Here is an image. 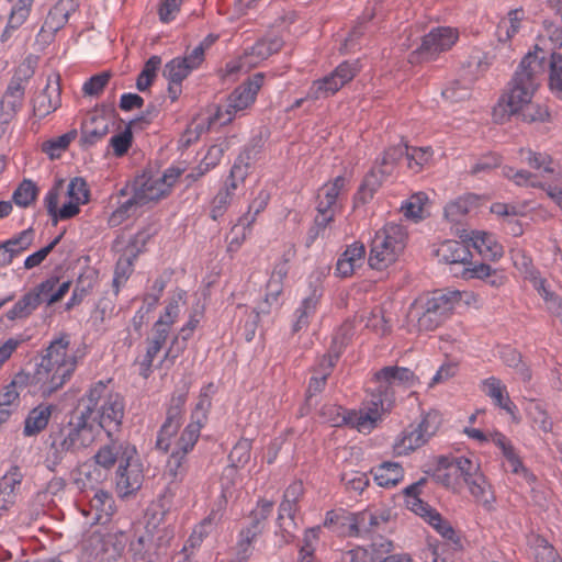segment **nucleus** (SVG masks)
Wrapping results in <instances>:
<instances>
[{
  "instance_id": "obj_1",
  "label": "nucleus",
  "mask_w": 562,
  "mask_h": 562,
  "mask_svg": "<svg viewBox=\"0 0 562 562\" xmlns=\"http://www.w3.org/2000/svg\"><path fill=\"white\" fill-rule=\"evenodd\" d=\"M70 336L61 334L46 348L33 374L16 373L0 395L2 407L12 408L16 404L20 391L26 386L32 392L49 396L72 376L77 368V357L69 350Z\"/></svg>"
},
{
  "instance_id": "obj_2",
  "label": "nucleus",
  "mask_w": 562,
  "mask_h": 562,
  "mask_svg": "<svg viewBox=\"0 0 562 562\" xmlns=\"http://www.w3.org/2000/svg\"><path fill=\"white\" fill-rule=\"evenodd\" d=\"M544 58L537 53H528L520 61L508 90L499 98L493 116L497 122H505L532 100L539 86V77L544 71Z\"/></svg>"
},
{
  "instance_id": "obj_3",
  "label": "nucleus",
  "mask_w": 562,
  "mask_h": 562,
  "mask_svg": "<svg viewBox=\"0 0 562 562\" xmlns=\"http://www.w3.org/2000/svg\"><path fill=\"white\" fill-rule=\"evenodd\" d=\"M78 413L85 415L111 437L122 424L124 401L113 391L111 380L98 381L92 383L80 398Z\"/></svg>"
},
{
  "instance_id": "obj_4",
  "label": "nucleus",
  "mask_w": 562,
  "mask_h": 562,
  "mask_svg": "<svg viewBox=\"0 0 562 562\" xmlns=\"http://www.w3.org/2000/svg\"><path fill=\"white\" fill-rule=\"evenodd\" d=\"M90 201V189L81 177H75L68 182L60 179L46 192L43 203L52 223L76 217L81 206Z\"/></svg>"
},
{
  "instance_id": "obj_5",
  "label": "nucleus",
  "mask_w": 562,
  "mask_h": 562,
  "mask_svg": "<svg viewBox=\"0 0 562 562\" xmlns=\"http://www.w3.org/2000/svg\"><path fill=\"white\" fill-rule=\"evenodd\" d=\"M456 295L447 296L443 290L425 293L416 297L406 314V326L411 333H429L439 328L453 314Z\"/></svg>"
},
{
  "instance_id": "obj_6",
  "label": "nucleus",
  "mask_w": 562,
  "mask_h": 562,
  "mask_svg": "<svg viewBox=\"0 0 562 562\" xmlns=\"http://www.w3.org/2000/svg\"><path fill=\"white\" fill-rule=\"evenodd\" d=\"M100 432L98 426L85 415L76 413L67 425L52 435L50 449L54 453V464L59 463L66 453L77 452L91 446Z\"/></svg>"
},
{
  "instance_id": "obj_7",
  "label": "nucleus",
  "mask_w": 562,
  "mask_h": 562,
  "mask_svg": "<svg viewBox=\"0 0 562 562\" xmlns=\"http://www.w3.org/2000/svg\"><path fill=\"white\" fill-rule=\"evenodd\" d=\"M406 239L407 232L403 225L386 223L372 239L369 255L370 267L383 270L394 263L403 252Z\"/></svg>"
},
{
  "instance_id": "obj_8",
  "label": "nucleus",
  "mask_w": 562,
  "mask_h": 562,
  "mask_svg": "<svg viewBox=\"0 0 562 562\" xmlns=\"http://www.w3.org/2000/svg\"><path fill=\"white\" fill-rule=\"evenodd\" d=\"M394 407L392 393L371 394L359 409H348L347 426L360 434H371Z\"/></svg>"
},
{
  "instance_id": "obj_9",
  "label": "nucleus",
  "mask_w": 562,
  "mask_h": 562,
  "mask_svg": "<svg viewBox=\"0 0 562 562\" xmlns=\"http://www.w3.org/2000/svg\"><path fill=\"white\" fill-rule=\"evenodd\" d=\"M348 180L338 176L322 186L317 195L316 228L310 231L307 247L317 238L319 231L325 229L334 220L341 196L347 192Z\"/></svg>"
},
{
  "instance_id": "obj_10",
  "label": "nucleus",
  "mask_w": 562,
  "mask_h": 562,
  "mask_svg": "<svg viewBox=\"0 0 562 562\" xmlns=\"http://www.w3.org/2000/svg\"><path fill=\"white\" fill-rule=\"evenodd\" d=\"M404 153L405 147L402 144L387 147L382 156L375 160V165L370 172L364 177L356 199L362 203L370 201L382 183L394 173Z\"/></svg>"
},
{
  "instance_id": "obj_11",
  "label": "nucleus",
  "mask_w": 562,
  "mask_h": 562,
  "mask_svg": "<svg viewBox=\"0 0 562 562\" xmlns=\"http://www.w3.org/2000/svg\"><path fill=\"white\" fill-rule=\"evenodd\" d=\"M33 74L29 65L22 64L15 69L0 100V134L4 133L23 108L25 89Z\"/></svg>"
},
{
  "instance_id": "obj_12",
  "label": "nucleus",
  "mask_w": 562,
  "mask_h": 562,
  "mask_svg": "<svg viewBox=\"0 0 562 562\" xmlns=\"http://www.w3.org/2000/svg\"><path fill=\"white\" fill-rule=\"evenodd\" d=\"M425 483L426 480L420 479L419 481L406 486L403 490L405 506L415 515L422 517L442 538L447 540H453L456 537V531L450 522L445 519L438 510L432 508L429 504L419 497Z\"/></svg>"
},
{
  "instance_id": "obj_13",
  "label": "nucleus",
  "mask_w": 562,
  "mask_h": 562,
  "mask_svg": "<svg viewBox=\"0 0 562 562\" xmlns=\"http://www.w3.org/2000/svg\"><path fill=\"white\" fill-rule=\"evenodd\" d=\"M459 30L451 26H437L423 36L420 45L408 56L411 64L436 60L440 54L450 50L459 41Z\"/></svg>"
},
{
  "instance_id": "obj_14",
  "label": "nucleus",
  "mask_w": 562,
  "mask_h": 562,
  "mask_svg": "<svg viewBox=\"0 0 562 562\" xmlns=\"http://www.w3.org/2000/svg\"><path fill=\"white\" fill-rule=\"evenodd\" d=\"M263 80L265 75L257 72L237 87L227 98L226 104L217 109L215 121L222 125L228 124L237 114L248 109L255 102Z\"/></svg>"
},
{
  "instance_id": "obj_15",
  "label": "nucleus",
  "mask_w": 562,
  "mask_h": 562,
  "mask_svg": "<svg viewBox=\"0 0 562 562\" xmlns=\"http://www.w3.org/2000/svg\"><path fill=\"white\" fill-rule=\"evenodd\" d=\"M304 494L303 483L292 482L284 491L280 503L276 536L280 537L281 544H288L294 540L293 530L296 528L295 515L299 512V503Z\"/></svg>"
},
{
  "instance_id": "obj_16",
  "label": "nucleus",
  "mask_w": 562,
  "mask_h": 562,
  "mask_svg": "<svg viewBox=\"0 0 562 562\" xmlns=\"http://www.w3.org/2000/svg\"><path fill=\"white\" fill-rule=\"evenodd\" d=\"M144 481L143 464L133 445H125L121 451V463L116 471V491L126 497L137 492Z\"/></svg>"
},
{
  "instance_id": "obj_17",
  "label": "nucleus",
  "mask_w": 562,
  "mask_h": 562,
  "mask_svg": "<svg viewBox=\"0 0 562 562\" xmlns=\"http://www.w3.org/2000/svg\"><path fill=\"white\" fill-rule=\"evenodd\" d=\"M359 69L356 63L344 61L338 65L329 75L314 80L308 88L305 99L321 100L334 95L346 83L351 81Z\"/></svg>"
},
{
  "instance_id": "obj_18",
  "label": "nucleus",
  "mask_w": 562,
  "mask_h": 562,
  "mask_svg": "<svg viewBox=\"0 0 562 562\" xmlns=\"http://www.w3.org/2000/svg\"><path fill=\"white\" fill-rule=\"evenodd\" d=\"M283 42L278 36L265 37L257 41L244 55L236 60H231L225 66V75L232 76L241 69L246 71L257 67L261 61L278 53Z\"/></svg>"
},
{
  "instance_id": "obj_19",
  "label": "nucleus",
  "mask_w": 562,
  "mask_h": 562,
  "mask_svg": "<svg viewBox=\"0 0 562 562\" xmlns=\"http://www.w3.org/2000/svg\"><path fill=\"white\" fill-rule=\"evenodd\" d=\"M325 272L317 270L308 277V295L305 296L300 303L299 307L294 312L295 321L292 326V330L297 333L308 327L311 319L315 315L321 299L324 293L323 281Z\"/></svg>"
},
{
  "instance_id": "obj_20",
  "label": "nucleus",
  "mask_w": 562,
  "mask_h": 562,
  "mask_svg": "<svg viewBox=\"0 0 562 562\" xmlns=\"http://www.w3.org/2000/svg\"><path fill=\"white\" fill-rule=\"evenodd\" d=\"M182 171L179 168H168L161 177L146 179L136 190L133 196L135 204L144 205L168 195L171 188L180 178Z\"/></svg>"
},
{
  "instance_id": "obj_21",
  "label": "nucleus",
  "mask_w": 562,
  "mask_h": 562,
  "mask_svg": "<svg viewBox=\"0 0 562 562\" xmlns=\"http://www.w3.org/2000/svg\"><path fill=\"white\" fill-rule=\"evenodd\" d=\"M187 398L188 392L186 390L175 392L170 398L166 420L159 430L156 441L157 448L164 452L170 449L171 439L181 426Z\"/></svg>"
},
{
  "instance_id": "obj_22",
  "label": "nucleus",
  "mask_w": 562,
  "mask_h": 562,
  "mask_svg": "<svg viewBox=\"0 0 562 562\" xmlns=\"http://www.w3.org/2000/svg\"><path fill=\"white\" fill-rule=\"evenodd\" d=\"M148 238L149 235L147 233H137L126 247L125 252L119 258L113 278V285L115 286L116 293L133 273L134 261L138 254L143 251V248Z\"/></svg>"
},
{
  "instance_id": "obj_23",
  "label": "nucleus",
  "mask_w": 562,
  "mask_h": 562,
  "mask_svg": "<svg viewBox=\"0 0 562 562\" xmlns=\"http://www.w3.org/2000/svg\"><path fill=\"white\" fill-rule=\"evenodd\" d=\"M391 519V509L387 507H368L361 512L352 513L351 537H364L375 531L381 525Z\"/></svg>"
},
{
  "instance_id": "obj_24",
  "label": "nucleus",
  "mask_w": 562,
  "mask_h": 562,
  "mask_svg": "<svg viewBox=\"0 0 562 562\" xmlns=\"http://www.w3.org/2000/svg\"><path fill=\"white\" fill-rule=\"evenodd\" d=\"M374 380L379 384L378 389L373 394H382L384 393H392L393 398L394 391L393 386L395 385H403L406 387H411L416 383V375L415 373L405 367H397V366H389L380 369L374 373Z\"/></svg>"
},
{
  "instance_id": "obj_25",
  "label": "nucleus",
  "mask_w": 562,
  "mask_h": 562,
  "mask_svg": "<svg viewBox=\"0 0 562 562\" xmlns=\"http://www.w3.org/2000/svg\"><path fill=\"white\" fill-rule=\"evenodd\" d=\"M201 58L195 53L177 56L165 64L162 76L167 81L183 82L194 70L201 68Z\"/></svg>"
},
{
  "instance_id": "obj_26",
  "label": "nucleus",
  "mask_w": 562,
  "mask_h": 562,
  "mask_svg": "<svg viewBox=\"0 0 562 562\" xmlns=\"http://www.w3.org/2000/svg\"><path fill=\"white\" fill-rule=\"evenodd\" d=\"M492 442L501 449L506 460L505 468L507 471L522 477L527 483H533L536 481V476L525 468L521 460L516 454L512 442L504 434L495 431L492 435Z\"/></svg>"
},
{
  "instance_id": "obj_27",
  "label": "nucleus",
  "mask_w": 562,
  "mask_h": 562,
  "mask_svg": "<svg viewBox=\"0 0 562 562\" xmlns=\"http://www.w3.org/2000/svg\"><path fill=\"white\" fill-rule=\"evenodd\" d=\"M366 259V247L360 241L348 245L345 251L338 257L335 274L346 279L353 276L357 269L361 268Z\"/></svg>"
},
{
  "instance_id": "obj_28",
  "label": "nucleus",
  "mask_w": 562,
  "mask_h": 562,
  "mask_svg": "<svg viewBox=\"0 0 562 562\" xmlns=\"http://www.w3.org/2000/svg\"><path fill=\"white\" fill-rule=\"evenodd\" d=\"M115 513V504L111 493L98 490L89 501V509L83 515L90 517L91 524H108Z\"/></svg>"
},
{
  "instance_id": "obj_29",
  "label": "nucleus",
  "mask_w": 562,
  "mask_h": 562,
  "mask_svg": "<svg viewBox=\"0 0 562 562\" xmlns=\"http://www.w3.org/2000/svg\"><path fill=\"white\" fill-rule=\"evenodd\" d=\"M226 502L220 499L212 506L210 513L193 528L192 533L188 539L191 548L200 547L203 540L211 535L222 520Z\"/></svg>"
},
{
  "instance_id": "obj_30",
  "label": "nucleus",
  "mask_w": 562,
  "mask_h": 562,
  "mask_svg": "<svg viewBox=\"0 0 562 562\" xmlns=\"http://www.w3.org/2000/svg\"><path fill=\"white\" fill-rule=\"evenodd\" d=\"M468 240L484 259L497 261L504 255V247L492 233L484 231H472Z\"/></svg>"
},
{
  "instance_id": "obj_31",
  "label": "nucleus",
  "mask_w": 562,
  "mask_h": 562,
  "mask_svg": "<svg viewBox=\"0 0 562 562\" xmlns=\"http://www.w3.org/2000/svg\"><path fill=\"white\" fill-rule=\"evenodd\" d=\"M481 391L492 400L493 404L508 414H514L516 405L509 397L506 385L496 376H490L481 382Z\"/></svg>"
},
{
  "instance_id": "obj_32",
  "label": "nucleus",
  "mask_w": 562,
  "mask_h": 562,
  "mask_svg": "<svg viewBox=\"0 0 562 562\" xmlns=\"http://www.w3.org/2000/svg\"><path fill=\"white\" fill-rule=\"evenodd\" d=\"M517 155L521 162L527 164L530 168L542 170L543 180H550L561 173L557 170L552 157L547 153L533 151L531 148L521 147L517 150Z\"/></svg>"
},
{
  "instance_id": "obj_33",
  "label": "nucleus",
  "mask_w": 562,
  "mask_h": 562,
  "mask_svg": "<svg viewBox=\"0 0 562 562\" xmlns=\"http://www.w3.org/2000/svg\"><path fill=\"white\" fill-rule=\"evenodd\" d=\"M54 409V405L45 403L32 408L24 420V436L32 437L42 432L47 427Z\"/></svg>"
},
{
  "instance_id": "obj_34",
  "label": "nucleus",
  "mask_w": 562,
  "mask_h": 562,
  "mask_svg": "<svg viewBox=\"0 0 562 562\" xmlns=\"http://www.w3.org/2000/svg\"><path fill=\"white\" fill-rule=\"evenodd\" d=\"M439 261L445 263H467L470 262L472 254L468 246L458 240H445L435 251Z\"/></svg>"
},
{
  "instance_id": "obj_35",
  "label": "nucleus",
  "mask_w": 562,
  "mask_h": 562,
  "mask_svg": "<svg viewBox=\"0 0 562 562\" xmlns=\"http://www.w3.org/2000/svg\"><path fill=\"white\" fill-rule=\"evenodd\" d=\"M216 393V386L213 382L203 385L200 390L196 403L191 412L190 423L204 427L209 419V413L212 407V398Z\"/></svg>"
},
{
  "instance_id": "obj_36",
  "label": "nucleus",
  "mask_w": 562,
  "mask_h": 562,
  "mask_svg": "<svg viewBox=\"0 0 562 562\" xmlns=\"http://www.w3.org/2000/svg\"><path fill=\"white\" fill-rule=\"evenodd\" d=\"M69 289V281L59 282L58 278L52 277L40 283L32 291L38 294L40 303L45 301L48 305H53L59 302L68 293Z\"/></svg>"
},
{
  "instance_id": "obj_37",
  "label": "nucleus",
  "mask_w": 562,
  "mask_h": 562,
  "mask_svg": "<svg viewBox=\"0 0 562 562\" xmlns=\"http://www.w3.org/2000/svg\"><path fill=\"white\" fill-rule=\"evenodd\" d=\"M374 482L382 487L396 486L404 479V469L398 462L385 461L371 470Z\"/></svg>"
},
{
  "instance_id": "obj_38",
  "label": "nucleus",
  "mask_w": 562,
  "mask_h": 562,
  "mask_svg": "<svg viewBox=\"0 0 562 562\" xmlns=\"http://www.w3.org/2000/svg\"><path fill=\"white\" fill-rule=\"evenodd\" d=\"M74 12L75 11L70 10L69 7L57 1V3L49 10L41 27L40 35L45 36L48 34L49 38L54 37V35L67 24L69 16Z\"/></svg>"
},
{
  "instance_id": "obj_39",
  "label": "nucleus",
  "mask_w": 562,
  "mask_h": 562,
  "mask_svg": "<svg viewBox=\"0 0 562 562\" xmlns=\"http://www.w3.org/2000/svg\"><path fill=\"white\" fill-rule=\"evenodd\" d=\"M34 0H14L1 41H8L12 32L21 27L30 16Z\"/></svg>"
},
{
  "instance_id": "obj_40",
  "label": "nucleus",
  "mask_w": 562,
  "mask_h": 562,
  "mask_svg": "<svg viewBox=\"0 0 562 562\" xmlns=\"http://www.w3.org/2000/svg\"><path fill=\"white\" fill-rule=\"evenodd\" d=\"M465 485L468 486L470 494L474 497L476 503L482 505L487 510L493 508L496 499L494 490L483 472L469 481Z\"/></svg>"
},
{
  "instance_id": "obj_41",
  "label": "nucleus",
  "mask_w": 562,
  "mask_h": 562,
  "mask_svg": "<svg viewBox=\"0 0 562 562\" xmlns=\"http://www.w3.org/2000/svg\"><path fill=\"white\" fill-rule=\"evenodd\" d=\"M481 198L474 193H465L445 206V216L450 222H459L470 211L480 205Z\"/></svg>"
},
{
  "instance_id": "obj_42",
  "label": "nucleus",
  "mask_w": 562,
  "mask_h": 562,
  "mask_svg": "<svg viewBox=\"0 0 562 562\" xmlns=\"http://www.w3.org/2000/svg\"><path fill=\"white\" fill-rule=\"evenodd\" d=\"M426 442L427 439L422 435L419 428L416 425H411L396 439L393 450L398 456H406Z\"/></svg>"
},
{
  "instance_id": "obj_43",
  "label": "nucleus",
  "mask_w": 562,
  "mask_h": 562,
  "mask_svg": "<svg viewBox=\"0 0 562 562\" xmlns=\"http://www.w3.org/2000/svg\"><path fill=\"white\" fill-rule=\"evenodd\" d=\"M249 172L250 164L246 160L245 157L239 156L235 160L229 171V175L221 189L223 191H227L231 195L235 196L237 189L244 186L245 180L249 176Z\"/></svg>"
},
{
  "instance_id": "obj_44",
  "label": "nucleus",
  "mask_w": 562,
  "mask_h": 562,
  "mask_svg": "<svg viewBox=\"0 0 562 562\" xmlns=\"http://www.w3.org/2000/svg\"><path fill=\"white\" fill-rule=\"evenodd\" d=\"M109 132L108 119L100 114H92L82 124V137L87 144L93 145L102 139Z\"/></svg>"
},
{
  "instance_id": "obj_45",
  "label": "nucleus",
  "mask_w": 562,
  "mask_h": 562,
  "mask_svg": "<svg viewBox=\"0 0 562 562\" xmlns=\"http://www.w3.org/2000/svg\"><path fill=\"white\" fill-rule=\"evenodd\" d=\"M525 19L522 9L510 10L505 19H502L497 25L496 35L499 42L510 41L520 30L521 22Z\"/></svg>"
},
{
  "instance_id": "obj_46",
  "label": "nucleus",
  "mask_w": 562,
  "mask_h": 562,
  "mask_svg": "<svg viewBox=\"0 0 562 562\" xmlns=\"http://www.w3.org/2000/svg\"><path fill=\"white\" fill-rule=\"evenodd\" d=\"M502 175L504 178L510 180L518 187H529L541 189L544 187V176H539L525 169H515L510 166H504L502 168Z\"/></svg>"
},
{
  "instance_id": "obj_47",
  "label": "nucleus",
  "mask_w": 562,
  "mask_h": 562,
  "mask_svg": "<svg viewBox=\"0 0 562 562\" xmlns=\"http://www.w3.org/2000/svg\"><path fill=\"white\" fill-rule=\"evenodd\" d=\"M38 294L29 291L5 313L7 319L14 322L27 318L38 306Z\"/></svg>"
},
{
  "instance_id": "obj_48",
  "label": "nucleus",
  "mask_w": 562,
  "mask_h": 562,
  "mask_svg": "<svg viewBox=\"0 0 562 562\" xmlns=\"http://www.w3.org/2000/svg\"><path fill=\"white\" fill-rule=\"evenodd\" d=\"M405 147L404 155L407 159L408 168L414 172H420L425 167H427L434 157V150L430 146L427 147H408L407 145H403Z\"/></svg>"
},
{
  "instance_id": "obj_49",
  "label": "nucleus",
  "mask_w": 562,
  "mask_h": 562,
  "mask_svg": "<svg viewBox=\"0 0 562 562\" xmlns=\"http://www.w3.org/2000/svg\"><path fill=\"white\" fill-rule=\"evenodd\" d=\"M351 517L352 513L342 508L331 509L326 513L323 526L351 537Z\"/></svg>"
},
{
  "instance_id": "obj_50",
  "label": "nucleus",
  "mask_w": 562,
  "mask_h": 562,
  "mask_svg": "<svg viewBox=\"0 0 562 562\" xmlns=\"http://www.w3.org/2000/svg\"><path fill=\"white\" fill-rule=\"evenodd\" d=\"M274 508V503L267 498L258 499L255 508L250 512L249 515V525L248 527L259 531H262L266 528L267 520L271 516Z\"/></svg>"
},
{
  "instance_id": "obj_51",
  "label": "nucleus",
  "mask_w": 562,
  "mask_h": 562,
  "mask_svg": "<svg viewBox=\"0 0 562 562\" xmlns=\"http://www.w3.org/2000/svg\"><path fill=\"white\" fill-rule=\"evenodd\" d=\"M161 57L158 55H153L148 58L136 80V88L139 91L144 92L151 87L161 67Z\"/></svg>"
},
{
  "instance_id": "obj_52",
  "label": "nucleus",
  "mask_w": 562,
  "mask_h": 562,
  "mask_svg": "<svg viewBox=\"0 0 562 562\" xmlns=\"http://www.w3.org/2000/svg\"><path fill=\"white\" fill-rule=\"evenodd\" d=\"M453 465L454 457H441L436 472L437 479L449 488H456L461 482L459 471L452 469Z\"/></svg>"
},
{
  "instance_id": "obj_53",
  "label": "nucleus",
  "mask_w": 562,
  "mask_h": 562,
  "mask_svg": "<svg viewBox=\"0 0 562 562\" xmlns=\"http://www.w3.org/2000/svg\"><path fill=\"white\" fill-rule=\"evenodd\" d=\"M428 201V195L425 192H417L403 202L401 210L405 217L419 221L425 215V207Z\"/></svg>"
},
{
  "instance_id": "obj_54",
  "label": "nucleus",
  "mask_w": 562,
  "mask_h": 562,
  "mask_svg": "<svg viewBox=\"0 0 562 562\" xmlns=\"http://www.w3.org/2000/svg\"><path fill=\"white\" fill-rule=\"evenodd\" d=\"M526 123H544L550 121V112L546 104L529 101L516 115Z\"/></svg>"
},
{
  "instance_id": "obj_55",
  "label": "nucleus",
  "mask_w": 562,
  "mask_h": 562,
  "mask_svg": "<svg viewBox=\"0 0 562 562\" xmlns=\"http://www.w3.org/2000/svg\"><path fill=\"white\" fill-rule=\"evenodd\" d=\"M202 427L189 423L175 442L173 450L188 456L196 445Z\"/></svg>"
},
{
  "instance_id": "obj_56",
  "label": "nucleus",
  "mask_w": 562,
  "mask_h": 562,
  "mask_svg": "<svg viewBox=\"0 0 562 562\" xmlns=\"http://www.w3.org/2000/svg\"><path fill=\"white\" fill-rule=\"evenodd\" d=\"M270 201V194L266 190H260L248 205L247 212L239 218V223L250 227L258 214H260Z\"/></svg>"
},
{
  "instance_id": "obj_57",
  "label": "nucleus",
  "mask_w": 562,
  "mask_h": 562,
  "mask_svg": "<svg viewBox=\"0 0 562 562\" xmlns=\"http://www.w3.org/2000/svg\"><path fill=\"white\" fill-rule=\"evenodd\" d=\"M128 445L127 442L120 443V445H108L101 447L98 452L94 454V461L98 465L104 468V469H111L114 467L116 461H119V464L121 463V451L123 449V446Z\"/></svg>"
},
{
  "instance_id": "obj_58",
  "label": "nucleus",
  "mask_w": 562,
  "mask_h": 562,
  "mask_svg": "<svg viewBox=\"0 0 562 562\" xmlns=\"http://www.w3.org/2000/svg\"><path fill=\"white\" fill-rule=\"evenodd\" d=\"M452 469L459 471L460 479L464 484L482 473L480 462L473 458L464 456L454 457V465Z\"/></svg>"
},
{
  "instance_id": "obj_59",
  "label": "nucleus",
  "mask_w": 562,
  "mask_h": 562,
  "mask_svg": "<svg viewBox=\"0 0 562 562\" xmlns=\"http://www.w3.org/2000/svg\"><path fill=\"white\" fill-rule=\"evenodd\" d=\"M321 526L308 528L304 531L302 546L300 548V558L302 562H312L314 552L319 541Z\"/></svg>"
},
{
  "instance_id": "obj_60",
  "label": "nucleus",
  "mask_w": 562,
  "mask_h": 562,
  "mask_svg": "<svg viewBox=\"0 0 562 562\" xmlns=\"http://www.w3.org/2000/svg\"><path fill=\"white\" fill-rule=\"evenodd\" d=\"M549 88L558 99L562 100V54L553 53L551 55Z\"/></svg>"
},
{
  "instance_id": "obj_61",
  "label": "nucleus",
  "mask_w": 562,
  "mask_h": 562,
  "mask_svg": "<svg viewBox=\"0 0 562 562\" xmlns=\"http://www.w3.org/2000/svg\"><path fill=\"white\" fill-rule=\"evenodd\" d=\"M252 441L247 438L239 439L236 445L233 447L228 459L233 467L243 468L245 467L251 456Z\"/></svg>"
},
{
  "instance_id": "obj_62",
  "label": "nucleus",
  "mask_w": 562,
  "mask_h": 562,
  "mask_svg": "<svg viewBox=\"0 0 562 562\" xmlns=\"http://www.w3.org/2000/svg\"><path fill=\"white\" fill-rule=\"evenodd\" d=\"M321 416L324 422L334 427L347 426L348 409L337 404H325L321 408Z\"/></svg>"
},
{
  "instance_id": "obj_63",
  "label": "nucleus",
  "mask_w": 562,
  "mask_h": 562,
  "mask_svg": "<svg viewBox=\"0 0 562 562\" xmlns=\"http://www.w3.org/2000/svg\"><path fill=\"white\" fill-rule=\"evenodd\" d=\"M182 303L183 300L181 294H179L177 297H172L155 324L158 325V327H165L170 330L171 326L177 322L180 315Z\"/></svg>"
},
{
  "instance_id": "obj_64",
  "label": "nucleus",
  "mask_w": 562,
  "mask_h": 562,
  "mask_svg": "<svg viewBox=\"0 0 562 562\" xmlns=\"http://www.w3.org/2000/svg\"><path fill=\"white\" fill-rule=\"evenodd\" d=\"M37 196V187L31 180H23L13 192V201L21 207L31 205Z\"/></svg>"
}]
</instances>
